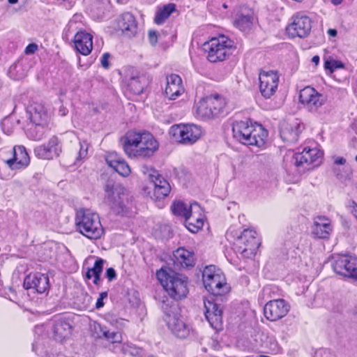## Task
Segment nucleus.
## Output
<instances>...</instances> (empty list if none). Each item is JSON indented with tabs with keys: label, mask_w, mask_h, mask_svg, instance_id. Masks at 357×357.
Instances as JSON below:
<instances>
[{
	"label": "nucleus",
	"mask_w": 357,
	"mask_h": 357,
	"mask_svg": "<svg viewBox=\"0 0 357 357\" xmlns=\"http://www.w3.org/2000/svg\"><path fill=\"white\" fill-rule=\"evenodd\" d=\"M158 147L157 140L147 132L129 131L126 135L123 143V149L130 157H151Z\"/></svg>",
	"instance_id": "obj_1"
},
{
	"label": "nucleus",
	"mask_w": 357,
	"mask_h": 357,
	"mask_svg": "<svg viewBox=\"0 0 357 357\" xmlns=\"http://www.w3.org/2000/svg\"><path fill=\"white\" fill-rule=\"evenodd\" d=\"M232 132L236 140L247 146L261 147L265 144L267 137V132L261 125L253 124L248 121L235 122Z\"/></svg>",
	"instance_id": "obj_2"
},
{
	"label": "nucleus",
	"mask_w": 357,
	"mask_h": 357,
	"mask_svg": "<svg viewBox=\"0 0 357 357\" xmlns=\"http://www.w3.org/2000/svg\"><path fill=\"white\" fill-rule=\"evenodd\" d=\"M162 286L171 298L178 301L186 297L188 294V278L183 275L161 269L156 273Z\"/></svg>",
	"instance_id": "obj_3"
},
{
	"label": "nucleus",
	"mask_w": 357,
	"mask_h": 357,
	"mask_svg": "<svg viewBox=\"0 0 357 357\" xmlns=\"http://www.w3.org/2000/svg\"><path fill=\"white\" fill-rule=\"evenodd\" d=\"M75 220L77 230L88 238L98 239L103 234L98 215L89 209L77 210Z\"/></svg>",
	"instance_id": "obj_4"
},
{
	"label": "nucleus",
	"mask_w": 357,
	"mask_h": 357,
	"mask_svg": "<svg viewBox=\"0 0 357 357\" xmlns=\"http://www.w3.org/2000/svg\"><path fill=\"white\" fill-rule=\"evenodd\" d=\"M162 310L165 314V321L168 328L178 338H185L190 331L186 324L180 319V309L175 301H163Z\"/></svg>",
	"instance_id": "obj_5"
},
{
	"label": "nucleus",
	"mask_w": 357,
	"mask_h": 357,
	"mask_svg": "<svg viewBox=\"0 0 357 357\" xmlns=\"http://www.w3.org/2000/svg\"><path fill=\"white\" fill-rule=\"evenodd\" d=\"M232 46V41L222 36L205 43L204 50L208 54V61L215 63L225 60L231 54Z\"/></svg>",
	"instance_id": "obj_6"
},
{
	"label": "nucleus",
	"mask_w": 357,
	"mask_h": 357,
	"mask_svg": "<svg viewBox=\"0 0 357 357\" xmlns=\"http://www.w3.org/2000/svg\"><path fill=\"white\" fill-rule=\"evenodd\" d=\"M120 75L123 86L135 95L141 94L149 84L146 76L132 67L125 68Z\"/></svg>",
	"instance_id": "obj_7"
},
{
	"label": "nucleus",
	"mask_w": 357,
	"mask_h": 357,
	"mask_svg": "<svg viewBox=\"0 0 357 357\" xmlns=\"http://www.w3.org/2000/svg\"><path fill=\"white\" fill-rule=\"evenodd\" d=\"M202 280L206 289L213 296H221L227 291L225 279L214 266H206L202 273Z\"/></svg>",
	"instance_id": "obj_8"
},
{
	"label": "nucleus",
	"mask_w": 357,
	"mask_h": 357,
	"mask_svg": "<svg viewBox=\"0 0 357 357\" xmlns=\"http://www.w3.org/2000/svg\"><path fill=\"white\" fill-rule=\"evenodd\" d=\"M225 106V100L218 95L202 99L197 107V114L204 119H211L219 115Z\"/></svg>",
	"instance_id": "obj_9"
},
{
	"label": "nucleus",
	"mask_w": 357,
	"mask_h": 357,
	"mask_svg": "<svg viewBox=\"0 0 357 357\" xmlns=\"http://www.w3.org/2000/svg\"><path fill=\"white\" fill-rule=\"evenodd\" d=\"M105 202L110 208L116 213H121L125 209V188L119 184H114L111 181L105 186Z\"/></svg>",
	"instance_id": "obj_10"
},
{
	"label": "nucleus",
	"mask_w": 357,
	"mask_h": 357,
	"mask_svg": "<svg viewBox=\"0 0 357 357\" xmlns=\"http://www.w3.org/2000/svg\"><path fill=\"white\" fill-rule=\"evenodd\" d=\"M169 133L178 142L192 144L201 137L202 130L195 125H174L172 126Z\"/></svg>",
	"instance_id": "obj_11"
},
{
	"label": "nucleus",
	"mask_w": 357,
	"mask_h": 357,
	"mask_svg": "<svg viewBox=\"0 0 357 357\" xmlns=\"http://www.w3.org/2000/svg\"><path fill=\"white\" fill-rule=\"evenodd\" d=\"M299 100L310 112H316L325 103L324 96L311 86L300 91Z\"/></svg>",
	"instance_id": "obj_12"
},
{
	"label": "nucleus",
	"mask_w": 357,
	"mask_h": 357,
	"mask_svg": "<svg viewBox=\"0 0 357 357\" xmlns=\"http://www.w3.org/2000/svg\"><path fill=\"white\" fill-rule=\"evenodd\" d=\"M241 245L238 246V252L246 258H252L257 252L260 242L257 237V232L252 229H245L240 236Z\"/></svg>",
	"instance_id": "obj_13"
},
{
	"label": "nucleus",
	"mask_w": 357,
	"mask_h": 357,
	"mask_svg": "<svg viewBox=\"0 0 357 357\" xmlns=\"http://www.w3.org/2000/svg\"><path fill=\"white\" fill-rule=\"evenodd\" d=\"M333 268L339 275L357 280V257L349 255L337 257Z\"/></svg>",
	"instance_id": "obj_14"
},
{
	"label": "nucleus",
	"mask_w": 357,
	"mask_h": 357,
	"mask_svg": "<svg viewBox=\"0 0 357 357\" xmlns=\"http://www.w3.org/2000/svg\"><path fill=\"white\" fill-rule=\"evenodd\" d=\"M259 91L265 98H270L278 89L279 76L276 71L261 70L259 74Z\"/></svg>",
	"instance_id": "obj_15"
},
{
	"label": "nucleus",
	"mask_w": 357,
	"mask_h": 357,
	"mask_svg": "<svg viewBox=\"0 0 357 357\" xmlns=\"http://www.w3.org/2000/svg\"><path fill=\"white\" fill-rule=\"evenodd\" d=\"M311 20L306 15H296L292 17V22L286 28L287 33L291 38H304L311 30Z\"/></svg>",
	"instance_id": "obj_16"
},
{
	"label": "nucleus",
	"mask_w": 357,
	"mask_h": 357,
	"mask_svg": "<svg viewBox=\"0 0 357 357\" xmlns=\"http://www.w3.org/2000/svg\"><path fill=\"white\" fill-rule=\"evenodd\" d=\"M323 153L314 149L305 148L301 153L294 154L295 165L298 167H303V169H310V165L317 166L321 163Z\"/></svg>",
	"instance_id": "obj_17"
},
{
	"label": "nucleus",
	"mask_w": 357,
	"mask_h": 357,
	"mask_svg": "<svg viewBox=\"0 0 357 357\" xmlns=\"http://www.w3.org/2000/svg\"><path fill=\"white\" fill-rule=\"evenodd\" d=\"M204 315L212 328L218 329L222 321V309L216 303L213 296L204 299Z\"/></svg>",
	"instance_id": "obj_18"
},
{
	"label": "nucleus",
	"mask_w": 357,
	"mask_h": 357,
	"mask_svg": "<svg viewBox=\"0 0 357 357\" xmlns=\"http://www.w3.org/2000/svg\"><path fill=\"white\" fill-rule=\"evenodd\" d=\"M289 310V305L283 299H276L268 302L264 307L266 318L271 321L284 317Z\"/></svg>",
	"instance_id": "obj_19"
},
{
	"label": "nucleus",
	"mask_w": 357,
	"mask_h": 357,
	"mask_svg": "<svg viewBox=\"0 0 357 357\" xmlns=\"http://www.w3.org/2000/svg\"><path fill=\"white\" fill-rule=\"evenodd\" d=\"M29 119L35 128L45 126L50 119L49 114L45 106L40 102H33L30 103L26 109Z\"/></svg>",
	"instance_id": "obj_20"
},
{
	"label": "nucleus",
	"mask_w": 357,
	"mask_h": 357,
	"mask_svg": "<svg viewBox=\"0 0 357 357\" xmlns=\"http://www.w3.org/2000/svg\"><path fill=\"white\" fill-rule=\"evenodd\" d=\"M149 177L153 185L151 198L155 200H160L166 197L171 190L167 181L155 170L149 174Z\"/></svg>",
	"instance_id": "obj_21"
},
{
	"label": "nucleus",
	"mask_w": 357,
	"mask_h": 357,
	"mask_svg": "<svg viewBox=\"0 0 357 357\" xmlns=\"http://www.w3.org/2000/svg\"><path fill=\"white\" fill-rule=\"evenodd\" d=\"M254 13L248 7H241L234 17L233 24L240 31L250 30L253 24Z\"/></svg>",
	"instance_id": "obj_22"
},
{
	"label": "nucleus",
	"mask_w": 357,
	"mask_h": 357,
	"mask_svg": "<svg viewBox=\"0 0 357 357\" xmlns=\"http://www.w3.org/2000/svg\"><path fill=\"white\" fill-rule=\"evenodd\" d=\"M301 125L298 120L291 121H283L280 124V136L282 139L287 142H296L301 132Z\"/></svg>",
	"instance_id": "obj_23"
},
{
	"label": "nucleus",
	"mask_w": 357,
	"mask_h": 357,
	"mask_svg": "<svg viewBox=\"0 0 357 357\" xmlns=\"http://www.w3.org/2000/svg\"><path fill=\"white\" fill-rule=\"evenodd\" d=\"M26 289H35L39 294L45 292L49 288L48 277L40 273L29 274L24 280Z\"/></svg>",
	"instance_id": "obj_24"
},
{
	"label": "nucleus",
	"mask_w": 357,
	"mask_h": 357,
	"mask_svg": "<svg viewBox=\"0 0 357 357\" xmlns=\"http://www.w3.org/2000/svg\"><path fill=\"white\" fill-rule=\"evenodd\" d=\"M61 151L59 146V140L56 137H52L47 146L43 145L35 149V153L42 159L51 160L59 155Z\"/></svg>",
	"instance_id": "obj_25"
},
{
	"label": "nucleus",
	"mask_w": 357,
	"mask_h": 357,
	"mask_svg": "<svg viewBox=\"0 0 357 357\" xmlns=\"http://www.w3.org/2000/svg\"><path fill=\"white\" fill-rule=\"evenodd\" d=\"M116 29L125 36L128 38L135 36L137 26L134 16L129 13L121 15L117 20Z\"/></svg>",
	"instance_id": "obj_26"
},
{
	"label": "nucleus",
	"mask_w": 357,
	"mask_h": 357,
	"mask_svg": "<svg viewBox=\"0 0 357 357\" xmlns=\"http://www.w3.org/2000/svg\"><path fill=\"white\" fill-rule=\"evenodd\" d=\"M190 212L191 214L185 220V227L192 233H196L204 225L202 208L197 203L195 202L191 204Z\"/></svg>",
	"instance_id": "obj_27"
},
{
	"label": "nucleus",
	"mask_w": 357,
	"mask_h": 357,
	"mask_svg": "<svg viewBox=\"0 0 357 357\" xmlns=\"http://www.w3.org/2000/svg\"><path fill=\"white\" fill-rule=\"evenodd\" d=\"M312 229V233L315 237L328 238L333 231V227L328 218L319 216L314 219Z\"/></svg>",
	"instance_id": "obj_28"
},
{
	"label": "nucleus",
	"mask_w": 357,
	"mask_h": 357,
	"mask_svg": "<svg viewBox=\"0 0 357 357\" xmlns=\"http://www.w3.org/2000/svg\"><path fill=\"white\" fill-rule=\"evenodd\" d=\"M184 92L181 78L176 75L171 74L167 77V86L165 90L166 96L170 100H175Z\"/></svg>",
	"instance_id": "obj_29"
},
{
	"label": "nucleus",
	"mask_w": 357,
	"mask_h": 357,
	"mask_svg": "<svg viewBox=\"0 0 357 357\" xmlns=\"http://www.w3.org/2000/svg\"><path fill=\"white\" fill-rule=\"evenodd\" d=\"M92 36L85 31L77 32L74 37L75 49L83 55H88L93 48Z\"/></svg>",
	"instance_id": "obj_30"
},
{
	"label": "nucleus",
	"mask_w": 357,
	"mask_h": 357,
	"mask_svg": "<svg viewBox=\"0 0 357 357\" xmlns=\"http://www.w3.org/2000/svg\"><path fill=\"white\" fill-rule=\"evenodd\" d=\"M11 169L26 167L29 163V157L23 146H16L13 148V158L6 161Z\"/></svg>",
	"instance_id": "obj_31"
},
{
	"label": "nucleus",
	"mask_w": 357,
	"mask_h": 357,
	"mask_svg": "<svg viewBox=\"0 0 357 357\" xmlns=\"http://www.w3.org/2000/svg\"><path fill=\"white\" fill-rule=\"evenodd\" d=\"M72 326L66 320L59 318L54 321L53 326L54 337L56 341L62 342L70 337Z\"/></svg>",
	"instance_id": "obj_32"
},
{
	"label": "nucleus",
	"mask_w": 357,
	"mask_h": 357,
	"mask_svg": "<svg viewBox=\"0 0 357 357\" xmlns=\"http://www.w3.org/2000/svg\"><path fill=\"white\" fill-rule=\"evenodd\" d=\"M112 158V155H109L106 158L108 165L120 175L125 177L129 176L131 172L129 165L123 160H114Z\"/></svg>",
	"instance_id": "obj_33"
},
{
	"label": "nucleus",
	"mask_w": 357,
	"mask_h": 357,
	"mask_svg": "<svg viewBox=\"0 0 357 357\" xmlns=\"http://www.w3.org/2000/svg\"><path fill=\"white\" fill-rule=\"evenodd\" d=\"M175 257L182 266L186 267L192 266L194 264L193 255L183 248H178L175 253Z\"/></svg>",
	"instance_id": "obj_34"
},
{
	"label": "nucleus",
	"mask_w": 357,
	"mask_h": 357,
	"mask_svg": "<svg viewBox=\"0 0 357 357\" xmlns=\"http://www.w3.org/2000/svg\"><path fill=\"white\" fill-rule=\"evenodd\" d=\"M176 6L174 3H169L164 6L156 13L155 22L158 24H162L166 19L175 10Z\"/></svg>",
	"instance_id": "obj_35"
},
{
	"label": "nucleus",
	"mask_w": 357,
	"mask_h": 357,
	"mask_svg": "<svg viewBox=\"0 0 357 357\" xmlns=\"http://www.w3.org/2000/svg\"><path fill=\"white\" fill-rule=\"evenodd\" d=\"M172 211L174 215L183 216L186 220L191 214V204L188 207L183 202H175L172 206Z\"/></svg>",
	"instance_id": "obj_36"
},
{
	"label": "nucleus",
	"mask_w": 357,
	"mask_h": 357,
	"mask_svg": "<svg viewBox=\"0 0 357 357\" xmlns=\"http://www.w3.org/2000/svg\"><path fill=\"white\" fill-rule=\"evenodd\" d=\"M75 149H79L77 160H81L85 158L88 154L89 144L86 142H79L75 144Z\"/></svg>",
	"instance_id": "obj_37"
},
{
	"label": "nucleus",
	"mask_w": 357,
	"mask_h": 357,
	"mask_svg": "<svg viewBox=\"0 0 357 357\" xmlns=\"http://www.w3.org/2000/svg\"><path fill=\"white\" fill-rule=\"evenodd\" d=\"M344 67L343 63L331 58L326 60L324 63V68L326 70H329L330 73H333L335 69L343 68Z\"/></svg>",
	"instance_id": "obj_38"
},
{
	"label": "nucleus",
	"mask_w": 357,
	"mask_h": 357,
	"mask_svg": "<svg viewBox=\"0 0 357 357\" xmlns=\"http://www.w3.org/2000/svg\"><path fill=\"white\" fill-rule=\"evenodd\" d=\"M43 127H37L35 128L34 124H32L31 127L29 128L28 135L33 140L38 141L43 138Z\"/></svg>",
	"instance_id": "obj_39"
},
{
	"label": "nucleus",
	"mask_w": 357,
	"mask_h": 357,
	"mask_svg": "<svg viewBox=\"0 0 357 357\" xmlns=\"http://www.w3.org/2000/svg\"><path fill=\"white\" fill-rule=\"evenodd\" d=\"M102 337L105 338L107 340L112 343L121 342L122 339L121 333L114 331L111 332L107 328L105 331L103 332Z\"/></svg>",
	"instance_id": "obj_40"
},
{
	"label": "nucleus",
	"mask_w": 357,
	"mask_h": 357,
	"mask_svg": "<svg viewBox=\"0 0 357 357\" xmlns=\"http://www.w3.org/2000/svg\"><path fill=\"white\" fill-rule=\"evenodd\" d=\"M93 328L95 332L94 336L96 338H102L103 335V332L105 331L106 328L98 323H94L93 325Z\"/></svg>",
	"instance_id": "obj_41"
},
{
	"label": "nucleus",
	"mask_w": 357,
	"mask_h": 357,
	"mask_svg": "<svg viewBox=\"0 0 357 357\" xmlns=\"http://www.w3.org/2000/svg\"><path fill=\"white\" fill-rule=\"evenodd\" d=\"M104 260L102 259H98L96 261L94 266L91 268V271H93V274H100L102 271Z\"/></svg>",
	"instance_id": "obj_42"
},
{
	"label": "nucleus",
	"mask_w": 357,
	"mask_h": 357,
	"mask_svg": "<svg viewBox=\"0 0 357 357\" xmlns=\"http://www.w3.org/2000/svg\"><path fill=\"white\" fill-rule=\"evenodd\" d=\"M38 50V46L36 43H31L26 46L24 50L25 54L30 55L34 54Z\"/></svg>",
	"instance_id": "obj_43"
},
{
	"label": "nucleus",
	"mask_w": 357,
	"mask_h": 357,
	"mask_svg": "<svg viewBox=\"0 0 357 357\" xmlns=\"http://www.w3.org/2000/svg\"><path fill=\"white\" fill-rule=\"evenodd\" d=\"M109 56H110V54L109 53H105V54H103V55L102 56L101 65L105 69H107L109 67Z\"/></svg>",
	"instance_id": "obj_44"
},
{
	"label": "nucleus",
	"mask_w": 357,
	"mask_h": 357,
	"mask_svg": "<svg viewBox=\"0 0 357 357\" xmlns=\"http://www.w3.org/2000/svg\"><path fill=\"white\" fill-rule=\"evenodd\" d=\"M149 39L150 43L152 45H155L157 43L158 36H157V33L155 31L150 30L149 31Z\"/></svg>",
	"instance_id": "obj_45"
},
{
	"label": "nucleus",
	"mask_w": 357,
	"mask_h": 357,
	"mask_svg": "<svg viewBox=\"0 0 357 357\" xmlns=\"http://www.w3.org/2000/svg\"><path fill=\"white\" fill-rule=\"evenodd\" d=\"M106 277L109 281H112L116 278V271L113 268H109L106 271Z\"/></svg>",
	"instance_id": "obj_46"
},
{
	"label": "nucleus",
	"mask_w": 357,
	"mask_h": 357,
	"mask_svg": "<svg viewBox=\"0 0 357 357\" xmlns=\"http://www.w3.org/2000/svg\"><path fill=\"white\" fill-rule=\"evenodd\" d=\"M335 165H344L346 162V160L344 158H337L334 161Z\"/></svg>",
	"instance_id": "obj_47"
},
{
	"label": "nucleus",
	"mask_w": 357,
	"mask_h": 357,
	"mask_svg": "<svg viewBox=\"0 0 357 357\" xmlns=\"http://www.w3.org/2000/svg\"><path fill=\"white\" fill-rule=\"evenodd\" d=\"M59 112L61 116H64L66 115L68 110L66 107L61 106L59 109Z\"/></svg>",
	"instance_id": "obj_48"
},
{
	"label": "nucleus",
	"mask_w": 357,
	"mask_h": 357,
	"mask_svg": "<svg viewBox=\"0 0 357 357\" xmlns=\"http://www.w3.org/2000/svg\"><path fill=\"white\" fill-rule=\"evenodd\" d=\"M333 172L338 179H341L342 178V176L340 174V169L339 168H334Z\"/></svg>",
	"instance_id": "obj_49"
},
{
	"label": "nucleus",
	"mask_w": 357,
	"mask_h": 357,
	"mask_svg": "<svg viewBox=\"0 0 357 357\" xmlns=\"http://www.w3.org/2000/svg\"><path fill=\"white\" fill-rule=\"evenodd\" d=\"M328 33L329 36H332V37H335L337 36V31L335 29H329L328 30Z\"/></svg>",
	"instance_id": "obj_50"
},
{
	"label": "nucleus",
	"mask_w": 357,
	"mask_h": 357,
	"mask_svg": "<svg viewBox=\"0 0 357 357\" xmlns=\"http://www.w3.org/2000/svg\"><path fill=\"white\" fill-rule=\"evenodd\" d=\"M103 300L102 298H98L96 302V307L100 308L104 305V303L102 301Z\"/></svg>",
	"instance_id": "obj_51"
},
{
	"label": "nucleus",
	"mask_w": 357,
	"mask_h": 357,
	"mask_svg": "<svg viewBox=\"0 0 357 357\" xmlns=\"http://www.w3.org/2000/svg\"><path fill=\"white\" fill-rule=\"evenodd\" d=\"M93 276H94V280H93V282L94 284H97L98 283V282L100 281V274H93Z\"/></svg>",
	"instance_id": "obj_52"
},
{
	"label": "nucleus",
	"mask_w": 357,
	"mask_h": 357,
	"mask_svg": "<svg viewBox=\"0 0 357 357\" xmlns=\"http://www.w3.org/2000/svg\"><path fill=\"white\" fill-rule=\"evenodd\" d=\"M92 276H93V271H91V268H89L86 273V277L87 278V279H91Z\"/></svg>",
	"instance_id": "obj_53"
},
{
	"label": "nucleus",
	"mask_w": 357,
	"mask_h": 357,
	"mask_svg": "<svg viewBox=\"0 0 357 357\" xmlns=\"http://www.w3.org/2000/svg\"><path fill=\"white\" fill-rule=\"evenodd\" d=\"M312 62L314 63L316 66L318 65L319 62V57L318 56H314L312 59Z\"/></svg>",
	"instance_id": "obj_54"
},
{
	"label": "nucleus",
	"mask_w": 357,
	"mask_h": 357,
	"mask_svg": "<svg viewBox=\"0 0 357 357\" xmlns=\"http://www.w3.org/2000/svg\"><path fill=\"white\" fill-rule=\"evenodd\" d=\"M107 296V292H102L100 294V298H102V300L106 298Z\"/></svg>",
	"instance_id": "obj_55"
},
{
	"label": "nucleus",
	"mask_w": 357,
	"mask_h": 357,
	"mask_svg": "<svg viewBox=\"0 0 357 357\" xmlns=\"http://www.w3.org/2000/svg\"><path fill=\"white\" fill-rule=\"evenodd\" d=\"M332 3L335 5H338L340 3H341V2L342 1V0H331Z\"/></svg>",
	"instance_id": "obj_56"
},
{
	"label": "nucleus",
	"mask_w": 357,
	"mask_h": 357,
	"mask_svg": "<svg viewBox=\"0 0 357 357\" xmlns=\"http://www.w3.org/2000/svg\"><path fill=\"white\" fill-rule=\"evenodd\" d=\"M18 0H8V2L11 4L17 3Z\"/></svg>",
	"instance_id": "obj_57"
},
{
	"label": "nucleus",
	"mask_w": 357,
	"mask_h": 357,
	"mask_svg": "<svg viewBox=\"0 0 357 357\" xmlns=\"http://www.w3.org/2000/svg\"><path fill=\"white\" fill-rule=\"evenodd\" d=\"M223 7H224L225 8H227V6L226 4H223Z\"/></svg>",
	"instance_id": "obj_58"
},
{
	"label": "nucleus",
	"mask_w": 357,
	"mask_h": 357,
	"mask_svg": "<svg viewBox=\"0 0 357 357\" xmlns=\"http://www.w3.org/2000/svg\"><path fill=\"white\" fill-rule=\"evenodd\" d=\"M355 215H356V217L357 218V210L355 211Z\"/></svg>",
	"instance_id": "obj_59"
},
{
	"label": "nucleus",
	"mask_w": 357,
	"mask_h": 357,
	"mask_svg": "<svg viewBox=\"0 0 357 357\" xmlns=\"http://www.w3.org/2000/svg\"><path fill=\"white\" fill-rule=\"evenodd\" d=\"M5 126V123H3V127ZM3 130H4V128H3Z\"/></svg>",
	"instance_id": "obj_60"
},
{
	"label": "nucleus",
	"mask_w": 357,
	"mask_h": 357,
	"mask_svg": "<svg viewBox=\"0 0 357 357\" xmlns=\"http://www.w3.org/2000/svg\"><path fill=\"white\" fill-rule=\"evenodd\" d=\"M355 160L357 162V155L355 157Z\"/></svg>",
	"instance_id": "obj_61"
},
{
	"label": "nucleus",
	"mask_w": 357,
	"mask_h": 357,
	"mask_svg": "<svg viewBox=\"0 0 357 357\" xmlns=\"http://www.w3.org/2000/svg\"><path fill=\"white\" fill-rule=\"evenodd\" d=\"M329 356V357H334L333 356H331L330 354H328Z\"/></svg>",
	"instance_id": "obj_62"
}]
</instances>
